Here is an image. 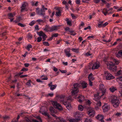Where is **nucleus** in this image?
Here are the masks:
<instances>
[{
	"label": "nucleus",
	"mask_w": 122,
	"mask_h": 122,
	"mask_svg": "<svg viewBox=\"0 0 122 122\" xmlns=\"http://www.w3.org/2000/svg\"><path fill=\"white\" fill-rule=\"evenodd\" d=\"M109 89L110 91L113 92L117 90V88L113 86L110 88Z\"/></svg>",
	"instance_id": "5701e85b"
},
{
	"label": "nucleus",
	"mask_w": 122,
	"mask_h": 122,
	"mask_svg": "<svg viewBox=\"0 0 122 122\" xmlns=\"http://www.w3.org/2000/svg\"><path fill=\"white\" fill-rule=\"evenodd\" d=\"M28 69L27 68H23L21 70V71H27Z\"/></svg>",
	"instance_id": "5fc2aeb1"
},
{
	"label": "nucleus",
	"mask_w": 122,
	"mask_h": 122,
	"mask_svg": "<svg viewBox=\"0 0 122 122\" xmlns=\"http://www.w3.org/2000/svg\"><path fill=\"white\" fill-rule=\"evenodd\" d=\"M51 103L53 106L55 108L58 109L59 110H63V108L61 104L59 103H58L57 102L52 101Z\"/></svg>",
	"instance_id": "0eeeda50"
},
{
	"label": "nucleus",
	"mask_w": 122,
	"mask_h": 122,
	"mask_svg": "<svg viewBox=\"0 0 122 122\" xmlns=\"http://www.w3.org/2000/svg\"><path fill=\"white\" fill-rule=\"evenodd\" d=\"M32 46L30 44L26 46V49L28 51H30V48H32Z\"/></svg>",
	"instance_id": "f704fd0d"
},
{
	"label": "nucleus",
	"mask_w": 122,
	"mask_h": 122,
	"mask_svg": "<svg viewBox=\"0 0 122 122\" xmlns=\"http://www.w3.org/2000/svg\"><path fill=\"white\" fill-rule=\"evenodd\" d=\"M85 97L82 95L79 96L78 98V101L80 102H81L85 100Z\"/></svg>",
	"instance_id": "6ab92c4d"
},
{
	"label": "nucleus",
	"mask_w": 122,
	"mask_h": 122,
	"mask_svg": "<svg viewBox=\"0 0 122 122\" xmlns=\"http://www.w3.org/2000/svg\"><path fill=\"white\" fill-rule=\"evenodd\" d=\"M49 110L51 113L54 112V108L53 107H50V108Z\"/></svg>",
	"instance_id": "603ef678"
},
{
	"label": "nucleus",
	"mask_w": 122,
	"mask_h": 122,
	"mask_svg": "<svg viewBox=\"0 0 122 122\" xmlns=\"http://www.w3.org/2000/svg\"><path fill=\"white\" fill-rule=\"evenodd\" d=\"M116 56L118 58L122 57V50L119 51L117 53V54Z\"/></svg>",
	"instance_id": "412c9836"
},
{
	"label": "nucleus",
	"mask_w": 122,
	"mask_h": 122,
	"mask_svg": "<svg viewBox=\"0 0 122 122\" xmlns=\"http://www.w3.org/2000/svg\"><path fill=\"white\" fill-rule=\"evenodd\" d=\"M21 19V17H18L17 18V20H15V22H17L18 21H20Z\"/></svg>",
	"instance_id": "864d4df0"
},
{
	"label": "nucleus",
	"mask_w": 122,
	"mask_h": 122,
	"mask_svg": "<svg viewBox=\"0 0 122 122\" xmlns=\"http://www.w3.org/2000/svg\"><path fill=\"white\" fill-rule=\"evenodd\" d=\"M71 16H72V18L73 19H76L77 18V17L75 16L73 14H71Z\"/></svg>",
	"instance_id": "13d9d810"
},
{
	"label": "nucleus",
	"mask_w": 122,
	"mask_h": 122,
	"mask_svg": "<svg viewBox=\"0 0 122 122\" xmlns=\"http://www.w3.org/2000/svg\"><path fill=\"white\" fill-rule=\"evenodd\" d=\"M35 29L36 30H39V26L38 25H36L35 26Z\"/></svg>",
	"instance_id": "052dcab7"
},
{
	"label": "nucleus",
	"mask_w": 122,
	"mask_h": 122,
	"mask_svg": "<svg viewBox=\"0 0 122 122\" xmlns=\"http://www.w3.org/2000/svg\"><path fill=\"white\" fill-rule=\"evenodd\" d=\"M41 113L42 114L46 116H47L48 117H49V115L48 114V113L46 112H41Z\"/></svg>",
	"instance_id": "58836bf2"
},
{
	"label": "nucleus",
	"mask_w": 122,
	"mask_h": 122,
	"mask_svg": "<svg viewBox=\"0 0 122 122\" xmlns=\"http://www.w3.org/2000/svg\"><path fill=\"white\" fill-rule=\"evenodd\" d=\"M26 85H27L30 86H31V83H30V80H29L26 83Z\"/></svg>",
	"instance_id": "6e6d98bb"
},
{
	"label": "nucleus",
	"mask_w": 122,
	"mask_h": 122,
	"mask_svg": "<svg viewBox=\"0 0 122 122\" xmlns=\"http://www.w3.org/2000/svg\"><path fill=\"white\" fill-rule=\"evenodd\" d=\"M103 112H106L110 109V106L107 103H105L102 107Z\"/></svg>",
	"instance_id": "1a4fd4ad"
},
{
	"label": "nucleus",
	"mask_w": 122,
	"mask_h": 122,
	"mask_svg": "<svg viewBox=\"0 0 122 122\" xmlns=\"http://www.w3.org/2000/svg\"><path fill=\"white\" fill-rule=\"evenodd\" d=\"M91 103V101L89 100H87L86 102V104L90 105Z\"/></svg>",
	"instance_id": "09e8293b"
},
{
	"label": "nucleus",
	"mask_w": 122,
	"mask_h": 122,
	"mask_svg": "<svg viewBox=\"0 0 122 122\" xmlns=\"http://www.w3.org/2000/svg\"><path fill=\"white\" fill-rule=\"evenodd\" d=\"M80 120L79 118H75L70 119L69 120L70 122H78Z\"/></svg>",
	"instance_id": "cd10ccee"
},
{
	"label": "nucleus",
	"mask_w": 122,
	"mask_h": 122,
	"mask_svg": "<svg viewBox=\"0 0 122 122\" xmlns=\"http://www.w3.org/2000/svg\"><path fill=\"white\" fill-rule=\"evenodd\" d=\"M113 61L115 62L116 64L118 65L119 63V61H117L115 59H113Z\"/></svg>",
	"instance_id": "c03bdc74"
},
{
	"label": "nucleus",
	"mask_w": 122,
	"mask_h": 122,
	"mask_svg": "<svg viewBox=\"0 0 122 122\" xmlns=\"http://www.w3.org/2000/svg\"><path fill=\"white\" fill-rule=\"evenodd\" d=\"M62 40L61 39H60L58 40L56 42V44H59L60 43L61 41Z\"/></svg>",
	"instance_id": "0e129e2a"
},
{
	"label": "nucleus",
	"mask_w": 122,
	"mask_h": 122,
	"mask_svg": "<svg viewBox=\"0 0 122 122\" xmlns=\"http://www.w3.org/2000/svg\"><path fill=\"white\" fill-rule=\"evenodd\" d=\"M87 113L89 116L91 117H93L95 113L94 108H90Z\"/></svg>",
	"instance_id": "6e6552de"
},
{
	"label": "nucleus",
	"mask_w": 122,
	"mask_h": 122,
	"mask_svg": "<svg viewBox=\"0 0 122 122\" xmlns=\"http://www.w3.org/2000/svg\"><path fill=\"white\" fill-rule=\"evenodd\" d=\"M38 34L40 36L42 37L43 41L45 40L46 38H47V36L42 31H40L38 32Z\"/></svg>",
	"instance_id": "f8f14e48"
},
{
	"label": "nucleus",
	"mask_w": 122,
	"mask_h": 122,
	"mask_svg": "<svg viewBox=\"0 0 122 122\" xmlns=\"http://www.w3.org/2000/svg\"><path fill=\"white\" fill-rule=\"evenodd\" d=\"M48 85L50 87V89L51 90L53 91L55 89L57 86L56 84L52 85V82H51L48 84Z\"/></svg>",
	"instance_id": "f3484780"
},
{
	"label": "nucleus",
	"mask_w": 122,
	"mask_h": 122,
	"mask_svg": "<svg viewBox=\"0 0 122 122\" xmlns=\"http://www.w3.org/2000/svg\"><path fill=\"white\" fill-rule=\"evenodd\" d=\"M116 80L117 82L119 81H122V76L116 77Z\"/></svg>",
	"instance_id": "2f4dec72"
},
{
	"label": "nucleus",
	"mask_w": 122,
	"mask_h": 122,
	"mask_svg": "<svg viewBox=\"0 0 122 122\" xmlns=\"http://www.w3.org/2000/svg\"><path fill=\"white\" fill-rule=\"evenodd\" d=\"M104 116L102 114H98L96 117V118L98 120H100L103 119Z\"/></svg>",
	"instance_id": "4be33fe9"
},
{
	"label": "nucleus",
	"mask_w": 122,
	"mask_h": 122,
	"mask_svg": "<svg viewBox=\"0 0 122 122\" xmlns=\"http://www.w3.org/2000/svg\"><path fill=\"white\" fill-rule=\"evenodd\" d=\"M81 84L83 88H86L87 86V83L84 81H83Z\"/></svg>",
	"instance_id": "a878e982"
},
{
	"label": "nucleus",
	"mask_w": 122,
	"mask_h": 122,
	"mask_svg": "<svg viewBox=\"0 0 122 122\" xmlns=\"http://www.w3.org/2000/svg\"><path fill=\"white\" fill-rule=\"evenodd\" d=\"M58 97L60 102L63 103L65 105H66V108L68 110H70L71 108V105L70 103H67L66 100H71V97H70L69 99L67 98L65 96L61 95L59 96H58Z\"/></svg>",
	"instance_id": "f03ea898"
},
{
	"label": "nucleus",
	"mask_w": 122,
	"mask_h": 122,
	"mask_svg": "<svg viewBox=\"0 0 122 122\" xmlns=\"http://www.w3.org/2000/svg\"><path fill=\"white\" fill-rule=\"evenodd\" d=\"M43 43L44 45L46 46H49V44L47 42H43Z\"/></svg>",
	"instance_id": "a18cd8bd"
},
{
	"label": "nucleus",
	"mask_w": 122,
	"mask_h": 122,
	"mask_svg": "<svg viewBox=\"0 0 122 122\" xmlns=\"http://www.w3.org/2000/svg\"><path fill=\"white\" fill-rule=\"evenodd\" d=\"M24 66L26 67H28L29 66V64L28 63H26L24 64Z\"/></svg>",
	"instance_id": "774afa93"
},
{
	"label": "nucleus",
	"mask_w": 122,
	"mask_h": 122,
	"mask_svg": "<svg viewBox=\"0 0 122 122\" xmlns=\"http://www.w3.org/2000/svg\"><path fill=\"white\" fill-rule=\"evenodd\" d=\"M22 113H21L19 115H18V116H17V121H16V120H14H14H13L12 121V122H18V119L20 118V116L22 114Z\"/></svg>",
	"instance_id": "c9c22d12"
},
{
	"label": "nucleus",
	"mask_w": 122,
	"mask_h": 122,
	"mask_svg": "<svg viewBox=\"0 0 122 122\" xmlns=\"http://www.w3.org/2000/svg\"><path fill=\"white\" fill-rule=\"evenodd\" d=\"M81 23L79 25V27L80 28L81 27H82L84 25V24L83 22H81Z\"/></svg>",
	"instance_id": "69168bd1"
},
{
	"label": "nucleus",
	"mask_w": 122,
	"mask_h": 122,
	"mask_svg": "<svg viewBox=\"0 0 122 122\" xmlns=\"http://www.w3.org/2000/svg\"><path fill=\"white\" fill-rule=\"evenodd\" d=\"M57 11L56 12V16H60L61 15V12L60 10H59V9H57Z\"/></svg>",
	"instance_id": "393cba45"
},
{
	"label": "nucleus",
	"mask_w": 122,
	"mask_h": 122,
	"mask_svg": "<svg viewBox=\"0 0 122 122\" xmlns=\"http://www.w3.org/2000/svg\"><path fill=\"white\" fill-rule=\"evenodd\" d=\"M36 21L39 23L41 22H43V20L41 19H39L37 20Z\"/></svg>",
	"instance_id": "4d7b16f0"
},
{
	"label": "nucleus",
	"mask_w": 122,
	"mask_h": 122,
	"mask_svg": "<svg viewBox=\"0 0 122 122\" xmlns=\"http://www.w3.org/2000/svg\"><path fill=\"white\" fill-rule=\"evenodd\" d=\"M50 29V27L47 25H46L45 28H43L44 30L46 31V32H48L49 31L50 32V30H51Z\"/></svg>",
	"instance_id": "b1692460"
},
{
	"label": "nucleus",
	"mask_w": 122,
	"mask_h": 122,
	"mask_svg": "<svg viewBox=\"0 0 122 122\" xmlns=\"http://www.w3.org/2000/svg\"><path fill=\"white\" fill-rule=\"evenodd\" d=\"M38 1H36L35 3H34V2H33L32 3V5H34L36 6H37L38 5Z\"/></svg>",
	"instance_id": "8fccbe9b"
},
{
	"label": "nucleus",
	"mask_w": 122,
	"mask_h": 122,
	"mask_svg": "<svg viewBox=\"0 0 122 122\" xmlns=\"http://www.w3.org/2000/svg\"><path fill=\"white\" fill-rule=\"evenodd\" d=\"M111 102L112 105L115 108H117L120 103L118 98L116 96H112V99Z\"/></svg>",
	"instance_id": "7ed1b4c3"
},
{
	"label": "nucleus",
	"mask_w": 122,
	"mask_h": 122,
	"mask_svg": "<svg viewBox=\"0 0 122 122\" xmlns=\"http://www.w3.org/2000/svg\"><path fill=\"white\" fill-rule=\"evenodd\" d=\"M100 64L99 62H95L93 65L92 69L93 70L98 69L100 66Z\"/></svg>",
	"instance_id": "2eb2a0df"
},
{
	"label": "nucleus",
	"mask_w": 122,
	"mask_h": 122,
	"mask_svg": "<svg viewBox=\"0 0 122 122\" xmlns=\"http://www.w3.org/2000/svg\"><path fill=\"white\" fill-rule=\"evenodd\" d=\"M99 88V92H97V94L94 95L95 97V100H98L100 98L102 97L106 93V89L103 85L100 84Z\"/></svg>",
	"instance_id": "f257e3e1"
},
{
	"label": "nucleus",
	"mask_w": 122,
	"mask_h": 122,
	"mask_svg": "<svg viewBox=\"0 0 122 122\" xmlns=\"http://www.w3.org/2000/svg\"><path fill=\"white\" fill-rule=\"evenodd\" d=\"M82 115L80 113L78 112H76L75 113V116L76 117H78L79 118Z\"/></svg>",
	"instance_id": "c85d7f7f"
},
{
	"label": "nucleus",
	"mask_w": 122,
	"mask_h": 122,
	"mask_svg": "<svg viewBox=\"0 0 122 122\" xmlns=\"http://www.w3.org/2000/svg\"><path fill=\"white\" fill-rule=\"evenodd\" d=\"M58 119L59 120V121H60V122H66V121L63 118H58Z\"/></svg>",
	"instance_id": "37998d69"
},
{
	"label": "nucleus",
	"mask_w": 122,
	"mask_h": 122,
	"mask_svg": "<svg viewBox=\"0 0 122 122\" xmlns=\"http://www.w3.org/2000/svg\"><path fill=\"white\" fill-rule=\"evenodd\" d=\"M28 4L26 2H23L22 5V6L21 7V11L22 12L25 10L26 7L28 6Z\"/></svg>",
	"instance_id": "4468645a"
},
{
	"label": "nucleus",
	"mask_w": 122,
	"mask_h": 122,
	"mask_svg": "<svg viewBox=\"0 0 122 122\" xmlns=\"http://www.w3.org/2000/svg\"><path fill=\"white\" fill-rule=\"evenodd\" d=\"M27 37L29 39H31L32 38V35L30 33L27 34Z\"/></svg>",
	"instance_id": "a19ab883"
},
{
	"label": "nucleus",
	"mask_w": 122,
	"mask_h": 122,
	"mask_svg": "<svg viewBox=\"0 0 122 122\" xmlns=\"http://www.w3.org/2000/svg\"><path fill=\"white\" fill-rule=\"evenodd\" d=\"M37 41L38 42H40L42 40V38L41 37H38L37 38Z\"/></svg>",
	"instance_id": "3c124183"
},
{
	"label": "nucleus",
	"mask_w": 122,
	"mask_h": 122,
	"mask_svg": "<svg viewBox=\"0 0 122 122\" xmlns=\"http://www.w3.org/2000/svg\"><path fill=\"white\" fill-rule=\"evenodd\" d=\"M71 50L75 52H78L79 49L78 48L76 49L72 48L71 49Z\"/></svg>",
	"instance_id": "e433bc0d"
},
{
	"label": "nucleus",
	"mask_w": 122,
	"mask_h": 122,
	"mask_svg": "<svg viewBox=\"0 0 122 122\" xmlns=\"http://www.w3.org/2000/svg\"><path fill=\"white\" fill-rule=\"evenodd\" d=\"M66 21L67 23L69 25L71 26L72 25L71 20H69L68 18H66Z\"/></svg>",
	"instance_id": "bb28decb"
},
{
	"label": "nucleus",
	"mask_w": 122,
	"mask_h": 122,
	"mask_svg": "<svg viewBox=\"0 0 122 122\" xmlns=\"http://www.w3.org/2000/svg\"><path fill=\"white\" fill-rule=\"evenodd\" d=\"M64 51L67 56L69 57L71 56V54L70 53V48H69L65 49Z\"/></svg>",
	"instance_id": "dca6fc26"
},
{
	"label": "nucleus",
	"mask_w": 122,
	"mask_h": 122,
	"mask_svg": "<svg viewBox=\"0 0 122 122\" xmlns=\"http://www.w3.org/2000/svg\"><path fill=\"white\" fill-rule=\"evenodd\" d=\"M36 12L38 14L40 15H43L45 14L44 12L42 9L40 10L39 8L38 7L36 9Z\"/></svg>",
	"instance_id": "a211bd4d"
},
{
	"label": "nucleus",
	"mask_w": 122,
	"mask_h": 122,
	"mask_svg": "<svg viewBox=\"0 0 122 122\" xmlns=\"http://www.w3.org/2000/svg\"><path fill=\"white\" fill-rule=\"evenodd\" d=\"M102 12L104 15L105 16L108 15L112 13H113V12L112 11L109 12V10H107L106 8H105L103 9Z\"/></svg>",
	"instance_id": "ddd939ff"
},
{
	"label": "nucleus",
	"mask_w": 122,
	"mask_h": 122,
	"mask_svg": "<svg viewBox=\"0 0 122 122\" xmlns=\"http://www.w3.org/2000/svg\"><path fill=\"white\" fill-rule=\"evenodd\" d=\"M74 89L71 92L72 95H76L79 92L78 89L79 87V84L77 83H75L74 85Z\"/></svg>",
	"instance_id": "423d86ee"
},
{
	"label": "nucleus",
	"mask_w": 122,
	"mask_h": 122,
	"mask_svg": "<svg viewBox=\"0 0 122 122\" xmlns=\"http://www.w3.org/2000/svg\"><path fill=\"white\" fill-rule=\"evenodd\" d=\"M15 13H10L8 14V16L9 18H12L15 16Z\"/></svg>",
	"instance_id": "7c9ffc66"
},
{
	"label": "nucleus",
	"mask_w": 122,
	"mask_h": 122,
	"mask_svg": "<svg viewBox=\"0 0 122 122\" xmlns=\"http://www.w3.org/2000/svg\"><path fill=\"white\" fill-rule=\"evenodd\" d=\"M103 21H100L98 25V27L99 28L104 27L106 26L108 24L107 22H106L104 23H103Z\"/></svg>",
	"instance_id": "9b49d317"
},
{
	"label": "nucleus",
	"mask_w": 122,
	"mask_h": 122,
	"mask_svg": "<svg viewBox=\"0 0 122 122\" xmlns=\"http://www.w3.org/2000/svg\"><path fill=\"white\" fill-rule=\"evenodd\" d=\"M62 3L66 5V8L67 9H68V4L67 3V2H66V1L65 0H63L62 1Z\"/></svg>",
	"instance_id": "72a5a7b5"
},
{
	"label": "nucleus",
	"mask_w": 122,
	"mask_h": 122,
	"mask_svg": "<svg viewBox=\"0 0 122 122\" xmlns=\"http://www.w3.org/2000/svg\"><path fill=\"white\" fill-rule=\"evenodd\" d=\"M3 118L5 119H9L10 118L9 116H5L3 117Z\"/></svg>",
	"instance_id": "e2e57ef3"
},
{
	"label": "nucleus",
	"mask_w": 122,
	"mask_h": 122,
	"mask_svg": "<svg viewBox=\"0 0 122 122\" xmlns=\"http://www.w3.org/2000/svg\"><path fill=\"white\" fill-rule=\"evenodd\" d=\"M116 74L117 76L122 74V71L121 70H119L117 72Z\"/></svg>",
	"instance_id": "ea45409f"
},
{
	"label": "nucleus",
	"mask_w": 122,
	"mask_h": 122,
	"mask_svg": "<svg viewBox=\"0 0 122 122\" xmlns=\"http://www.w3.org/2000/svg\"><path fill=\"white\" fill-rule=\"evenodd\" d=\"M36 23V21L34 20H33L31 21L29 24L30 25L32 26L34 24Z\"/></svg>",
	"instance_id": "4c0bfd02"
},
{
	"label": "nucleus",
	"mask_w": 122,
	"mask_h": 122,
	"mask_svg": "<svg viewBox=\"0 0 122 122\" xmlns=\"http://www.w3.org/2000/svg\"><path fill=\"white\" fill-rule=\"evenodd\" d=\"M92 119L91 118H86L85 120V122H91Z\"/></svg>",
	"instance_id": "79ce46f5"
},
{
	"label": "nucleus",
	"mask_w": 122,
	"mask_h": 122,
	"mask_svg": "<svg viewBox=\"0 0 122 122\" xmlns=\"http://www.w3.org/2000/svg\"><path fill=\"white\" fill-rule=\"evenodd\" d=\"M18 25L21 26V27H23L25 26V25L23 24H22L20 23H19L18 24Z\"/></svg>",
	"instance_id": "680f3d73"
},
{
	"label": "nucleus",
	"mask_w": 122,
	"mask_h": 122,
	"mask_svg": "<svg viewBox=\"0 0 122 122\" xmlns=\"http://www.w3.org/2000/svg\"><path fill=\"white\" fill-rule=\"evenodd\" d=\"M85 56H91L92 55V54H91L90 52H88L87 53H85Z\"/></svg>",
	"instance_id": "de8ad7c7"
},
{
	"label": "nucleus",
	"mask_w": 122,
	"mask_h": 122,
	"mask_svg": "<svg viewBox=\"0 0 122 122\" xmlns=\"http://www.w3.org/2000/svg\"><path fill=\"white\" fill-rule=\"evenodd\" d=\"M95 97H94V100L97 102L95 107V109L96 110H97L99 109L100 107L102 105L101 102L99 101L100 99L97 100H95Z\"/></svg>",
	"instance_id": "9d476101"
},
{
	"label": "nucleus",
	"mask_w": 122,
	"mask_h": 122,
	"mask_svg": "<svg viewBox=\"0 0 122 122\" xmlns=\"http://www.w3.org/2000/svg\"><path fill=\"white\" fill-rule=\"evenodd\" d=\"M94 37V36L92 35V36H88L87 37V39L88 40H90L91 39H93Z\"/></svg>",
	"instance_id": "bf43d9fd"
},
{
	"label": "nucleus",
	"mask_w": 122,
	"mask_h": 122,
	"mask_svg": "<svg viewBox=\"0 0 122 122\" xmlns=\"http://www.w3.org/2000/svg\"><path fill=\"white\" fill-rule=\"evenodd\" d=\"M107 68L113 71H116L117 66L112 62L110 61H108L107 64Z\"/></svg>",
	"instance_id": "39448f33"
},
{
	"label": "nucleus",
	"mask_w": 122,
	"mask_h": 122,
	"mask_svg": "<svg viewBox=\"0 0 122 122\" xmlns=\"http://www.w3.org/2000/svg\"><path fill=\"white\" fill-rule=\"evenodd\" d=\"M50 32H51L57 30L58 29V27L54 25L50 27Z\"/></svg>",
	"instance_id": "aec40b11"
},
{
	"label": "nucleus",
	"mask_w": 122,
	"mask_h": 122,
	"mask_svg": "<svg viewBox=\"0 0 122 122\" xmlns=\"http://www.w3.org/2000/svg\"><path fill=\"white\" fill-rule=\"evenodd\" d=\"M88 79L89 81H92L94 79V78L92 76V74L91 73L88 76Z\"/></svg>",
	"instance_id": "c756f323"
},
{
	"label": "nucleus",
	"mask_w": 122,
	"mask_h": 122,
	"mask_svg": "<svg viewBox=\"0 0 122 122\" xmlns=\"http://www.w3.org/2000/svg\"><path fill=\"white\" fill-rule=\"evenodd\" d=\"M83 107L81 105H79L78 107V109L80 111H83Z\"/></svg>",
	"instance_id": "473e14b6"
},
{
	"label": "nucleus",
	"mask_w": 122,
	"mask_h": 122,
	"mask_svg": "<svg viewBox=\"0 0 122 122\" xmlns=\"http://www.w3.org/2000/svg\"><path fill=\"white\" fill-rule=\"evenodd\" d=\"M103 76L104 79H106V80H108L113 79L115 78L112 75L107 71H104Z\"/></svg>",
	"instance_id": "20e7f679"
},
{
	"label": "nucleus",
	"mask_w": 122,
	"mask_h": 122,
	"mask_svg": "<svg viewBox=\"0 0 122 122\" xmlns=\"http://www.w3.org/2000/svg\"><path fill=\"white\" fill-rule=\"evenodd\" d=\"M80 0H76V3L77 4H80Z\"/></svg>",
	"instance_id": "338daca9"
},
{
	"label": "nucleus",
	"mask_w": 122,
	"mask_h": 122,
	"mask_svg": "<svg viewBox=\"0 0 122 122\" xmlns=\"http://www.w3.org/2000/svg\"><path fill=\"white\" fill-rule=\"evenodd\" d=\"M58 34L57 33L54 34H52V37L53 38V37H56L58 36Z\"/></svg>",
	"instance_id": "49530a36"
}]
</instances>
